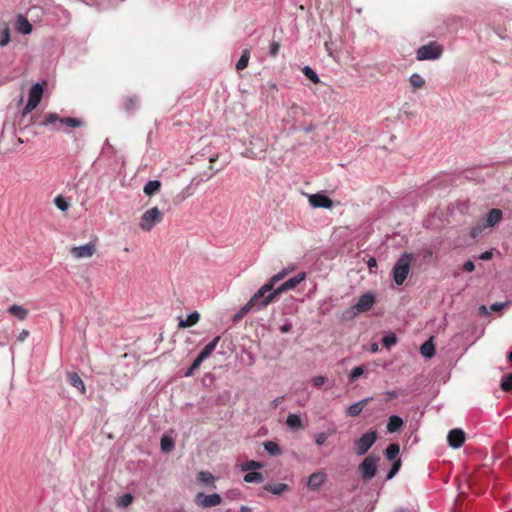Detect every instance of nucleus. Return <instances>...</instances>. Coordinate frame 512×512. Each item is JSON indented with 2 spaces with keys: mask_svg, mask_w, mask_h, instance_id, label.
I'll return each mask as SVG.
<instances>
[{
  "mask_svg": "<svg viewBox=\"0 0 512 512\" xmlns=\"http://www.w3.org/2000/svg\"><path fill=\"white\" fill-rule=\"evenodd\" d=\"M400 452V446L397 443H391L385 449V456L388 460H394Z\"/></svg>",
  "mask_w": 512,
  "mask_h": 512,
  "instance_id": "72a5a7b5",
  "label": "nucleus"
},
{
  "mask_svg": "<svg viewBox=\"0 0 512 512\" xmlns=\"http://www.w3.org/2000/svg\"><path fill=\"white\" fill-rule=\"evenodd\" d=\"M8 313L15 316L19 320H25L28 316V310L23 306L13 304L8 308Z\"/></svg>",
  "mask_w": 512,
  "mask_h": 512,
  "instance_id": "bb28decb",
  "label": "nucleus"
},
{
  "mask_svg": "<svg viewBox=\"0 0 512 512\" xmlns=\"http://www.w3.org/2000/svg\"><path fill=\"white\" fill-rule=\"evenodd\" d=\"M395 512H412V511L408 508L400 507V508H397L395 510Z\"/></svg>",
  "mask_w": 512,
  "mask_h": 512,
  "instance_id": "774afa93",
  "label": "nucleus"
},
{
  "mask_svg": "<svg viewBox=\"0 0 512 512\" xmlns=\"http://www.w3.org/2000/svg\"><path fill=\"white\" fill-rule=\"evenodd\" d=\"M327 438H328V434L327 433H325V432L318 433L315 436V443L318 446H322L326 442Z\"/></svg>",
  "mask_w": 512,
  "mask_h": 512,
  "instance_id": "3c124183",
  "label": "nucleus"
},
{
  "mask_svg": "<svg viewBox=\"0 0 512 512\" xmlns=\"http://www.w3.org/2000/svg\"><path fill=\"white\" fill-rule=\"evenodd\" d=\"M443 53L442 46L437 42H430L426 45L420 46L416 51V59L419 61L424 60H437Z\"/></svg>",
  "mask_w": 512,
  "mask_h": 512,
  "instance_id": "20e7f679",
  "label": "nucleus"
},
{
  "mask_svg": "<svg viewBox=\"0 0 512 512\" xmlns=\"http://www.w3.org/2000/svg\"><path fill=\"white\" fill-rule=\"evenodd\" d=\"M54 204L56 205V207L60 210V211H67L70 207V203L69 201L63 197L62 195H57L55 198H54Z\"/></svg>",
  "mask_w": 512,
  "mask_h": 512,
  "instance_id": "58836bf2",
  "label": "nucleus"
},
{
  "mask_svg": "<svg viewBox=\"0 0 512 512\" xmlns=\"http://www.w3.org/2000/svg\"><path fill=\"white\" fill-rule=\"evenodd\" d=\"M238 467L243 472H251V471H257L259 469H262L264 467V464L259 461L248 460V461L241 463Z\"/></svg>",
  "mask_w": 512,
  "mask_h": 512,
  "instance_id": "393cba45",
  "label": "nucleus"
},
{
  "mask_svg": "<svg viewBox=\"0 0 512 512\" xmlns=\"http://www.w3.org/2000/svg\"><path fill=\"white\" fill-rule=\"evenodd\" d=\"M327 480L326 473L322 471H317L312 473L307 481V486L310 490H318Z\"/></svg>",
  "mask_w": 512,
  "mask_h": 512,
  "instance_id": "f3484780",
  "label": "nucleus"
},
{
  "mask_svg": "<svg viewBox=\"0 0 512 512\" xmlns=\"http://www.w3.org/2000/svg\"><path fill=\"white\" fill-rule=\"evenodd\" d=\"M267 149V142L261 137H251L250 146L246 148L245 155L251 158L263 156Z\"/></svg>",
  "mask_w": 512,
  "mask_h": 512,
  "instance_id": "9d476101",
  "label": "nucleus"
},
{
  "mask_svg": "<svg viewBox=\"0 0 512 512\" xmlns=\"http://www.w3.org/2000/svg\"><path fill=\"white\" fill-rule=\"evenodd\" d=\"M67 378H68V382L71 386L78 389L81 393L85 392L84 382L76 372L68 373Z\"/></svg>",
  "mask_w": 512,
  "mask_h": 512,
  "instance_id": "5701e85b",
  "label": "nucleus"
},
{
  "mask_svg": "<svg viewBox=\"0 0 512 512\" xmlns=\"http://www.w3.org/2000/svg\"><path fill=\"white\" fill-rule=\"evenodd\" d=\"M244 481L247 482V483H255V484H258V483H261L264 481V476L262 473L258 472V471H251V472H248L244 475Z\"/></svg>",
  "mask_w": 512,
  "mask_h": 512,
  "instance_id": "7c9ffc66",
  "label": "nucleus"
},
{
  "mask_svg": "<svg viewBox=\"0 0 512 512\" xmlns=\"http://www.w3.org/2000/svg\"><path fill=\"white\" fill-rule=\"evenodd\" d=\"M55 122H60L61 124H65L67 126H70L72 128H78L83 125L82 120L78 118L73 117H60L56 113H47L44 117V120L41 122L40 125L42 126H48L50 124H53Z\"/></svg>",
  "mask_w": 512,
  "mask_h": 512,
  "instance_id": "6e6552de",
  "label": "nucleus"
},
{
  "mask_svg": "<svg viewBox=\"0 0 512 512\" xmlns=\"http://www.w3.org/2000/svg\"><path fill=\"white\" fill-rule=\"evenodd\" d=\"M403 424V419L400 416L391 415L388 419L386 428L389 433H395L400 430Z\"/></svg>",
  "mask_w": 512,
  "mask_h": 512,
  "instance_id": "412c9836",
  "label": "nucleus"
},
{
  "mask_svg": "<svg viewBox=\"0 0 512 512\" xmlns=\"http://www.w3.org/2000/svg\"><path fill=\"white\" fill-rule=\"evenodd\" d=\"M420 353L423 357L430 359L435 354V346L433 343V338H429L426 340L420 347Z\"/></svg>",
  "mask_w": 512,
  "mask_h": 512,
  "instance_id": "4be33fe9",
  "label": "nucleus"
},
{
  "mask_svg": "<svg viewBox=\"0 0 512 512\" xmlns=\"http://www.w3.org/2000/svg\"><path fill=\"white\" fill-rule=\"evenodd\" d=\"M447 442L454 449L460 448L465 442V433L460 428L452 429L447 435Z\"/></svg>",
  "mask_w": 512,
  "mask_h": 512,
  "instance_id": "2eb2a0df",
  "label": "nucleus"
},
{
  "mask_svg": "<svg viewBox=\"0 0 512 512\" xmlns=\"http://www.w3.org/2000/svg\"><path fill=\"white\" fill-rule=\"evenodd\" d=\"M490 310L485 306V305H481L479 308H478V315L479 316H487V315H490Z\"/></svg>",
  "mask_w": 512,
  "mask_h": 512,
  "instance_id": "13d9d810",
  "label": "nucleus"
},
{
  "mask_svg": "<svg viewBox=\"0 0 512 512\" xmlns=\"http://www.w3.org/2000/svg\"><path fill=\"white\" fill-rule=\"evenodd\" d=\"M202 362L203 360L197 356L192 362L191 366L184 372V376L191 377L194 374V372L200 367Z\"/></svg>",
  "mask_w": 512,
  "mask_h": 512,
  "instance_id": "37998d69",
  "label": "nucleus"
},
{
  "mask_svg": "<svg viewBox=\"0 0 512 512\" xmlns=\"http://www.w3.org/2000/svg\"><path fill=\"white\" fill-rule=\"evenodd\" d=\"M253 308L251 307V305L247 302L244 306H242L240 308L239 311H237L234 315H233V322H238L240 321L247 313H249L250 311H252Z\"/></svg>",
  "mask_w": 512,
  "mask_h": 512,
  "instance_id": "ea45409f",
  "label": "nucleus"
},
{
  "mask_svg": "<svg viewBox=\"0 0 512 512\" xmlns=\"http://www.w3.org/2000/svg\"><path fill=\"white\" fill-rule=\"evenodd\" d=\"M200 319V314L197 311L190 313L186 319L179 320V328H187L195 325Z\"/></svg>",
  "mask_w": 512,
  "mask_h": 512,
  "instance_id": "a878e982",
  "label": "nucleus"
},
{
  "mask_svg": "<svg viewBox=\"0 0 512 512\" xmlns=\"http://www.w3.org/2000/svg\"><path fill=\"white\" fill-rule=\"evenodd\" d=\"M10 42V29L8 25H5L0 33V46L4 47Z\"/></svg>",
  "mask_w": 512,
  "mask_h": 512,
  "instance_id": "c03bdc74",
  "label": "nucleus"
},
{
  "mask_svg": "<svg viewBox=\"0 0 512 512\" xmlns=\"http://www.w3.org/2000/svg\"><path fill=\"white\" fill-rule=\"evenodd\" d=\"M96 251V247L93 243L89 242L84 245L75 246L71 249V254L75 258H86L91 257Z\"/></svg>",
  "mask_w": 512,
  "mask_h": 512,
  "instance_id": "dca6fc26",
  "label": "nucleus"
},
{
  "mask_svg": "<svg viewBox=\"0 0 512 512\" xmlns=\"http://www.w3.org/2000/svg\"><path fill=\"white\" fill-rule=\"evenodd\" d=\"M133 501V496L130 493H125L117 500V505L119 507H127L129 506Z\"/></svg>",
  "mask_w": 512,
  "mask_h": 512,
  "instance_id": "49530a36",
  "label": "nucleus"
},
{
  "mask_svg": "<svg viewBox=\"0 0 512 512\" xmlns=\"http://www.w3.org/2000/svg\"><path fill=\"white\" fill-rule=\"evenodd\" d=\"M424 259H430L434 256V252L430 248H424L421 252Z\"/></svg>",
  "mask_w": 512,
  "mask_h": 512,
  "instance_id": "4d7b16f0",
  "label": "nucleus"
},
{
  "mask_svg": "<svg viewBox=\"0 0 512 512\" xmlns=\"http://www.w3.org/2000/svg\"><path fill=\"white\" fill-rule=\"evenodd\" d=\"M220 341V336L214 337L204 348L203 350L198 354V357L202 359L203 361L206 360L210 355L213 353V351L216 349L218 343Z\"/></svg>",
  "mask_w": 512,
  "mask_h": 512,
  "instance_id": "aec40b11",
  "label": "nucleus"
},
{
  "mask_svg": "<svg viewBox=\"0 0 512 512\" xmlns=\"http://www.w3.org/2000/svg\"><path fill=\"white\" fill-rule=\"evenodd\" d=\"M382 344L387 349H390L397 343V337L393 332H388L382 337Z\"/></svg>",
  "mask_w": 512,
  "mask_h": 512,
  "instance_id": "e433bc0d",
  "label": "nucleus"
},
{
  "mask_svg": "<svg viewBox=\"0 0 512 512\" xmlns=\"http://www.w3.org/2000/svg\"><path fill=\"white\" fill-rule=\"evenodd\" d=\"M279 50H280V44L278 42H272L269 46V54L272 56V57H275L277 56V54L279 53Z\"/></svg>",
  "mask_w": 512,
  "mask_h": 512,
  "instance_id": "603ef678",
  "label": "nucleus"
},
{
  "mask_svg": "<svg viewBox=\"0 0 512 512\" xmlns=\"http://www.w3.org/2000/svg\"><path fill=\"white\" fill-rule=\"evenodd\" d=\"M195 500L199 506L204 508H210L220 505L222 502V497L218 493L206 495L200 492L196 495Z\"/></svg>",
  "mask_w": 512,
  "mask_h": 512,
  "instance_id": "ddd939ff",
  "label": "nucleus"
},
{
  "mask_svg": "<svg viewBox=\"0 0 512 512\" xmlns=\"http://www.w3.org/2000/svg\"><path fill=\"white\" fill-rule=\"evenodd\" d=\"M309 203L314 208L331 209L333 207V201L322 193L309 195Z\"/></svg>",
  "mask_w": 512,
  "mask_h": 512,
  "instance_id": "4468645a",
  "label": "nucleus"
},
{
  "mask_svg": "<svg viewBox=\"0 0 512 512\" xmlns=\"http://www.w3.org/2000/svg\"><path fill=\"white\" fill-rule=\"evenodd\" d=\"M411 257L404 253L394 264L392 269L393 280L397 285H402L410 271Z\"/></svg>",
  "mask_w": 512,
  "mask_h": 512,
  "instance_id": "7ed1b4c3",
  "label": "nucleus"
},
{
  "mask_svg": "<svg viewBox=\"0 0 512 512\" xmlns=\"http://www.w3.org/2000/svg\"><path fill=\"white\" fill-rule=\"evenodd\" d=\"M506 305V303H501V302H495L493 303L490 307H489V310H490V313H493V312H498L500 310L503 309V307Z\"/></svg>",
  "mask_w": 512,
  "mask_h": 512,
  "instance_id": "864d4df0",
  "label": "nucleus"
},
{
  "mask_svg": "<svg viewBox=\"0 0 512 512\" xmlns=\"http://www.w3.org/2000/svg\"><path fill=\"white\" fill-rule=\"evenodd\" d=\"M306 278V273L305 272H300L296 275H294L293 277L289 278L288 280H286L284 283H282L280 286H278L277 288H275V293L277 295V297L288 291V290H292L294 288H296L301 282H303Z\"/></svg>",
  "mask_w": 512,
  "mask_h": 512,
  "instance_id": "f8f14e48",
  "label": "nucleus"
},
{
  "mask_svg": "<svg viewBox=\"0 0 512 512\" xmlns=\"http://www.w3.org/2000/svg\"><path fill=\"white\" fill-rule=\"evenodd\" d=\"M277 295L275 290L271 291L270 286L264 284L260 289L251 297L248 303L254 311H259L267 307L276 299Z\"/></svg>",
  "mask_w": 512,
  "mask_h": 512,
  "instance_id": "f257e3e1",
  "label": "nucleus"
},
{
  "mask_svg": "<svg viewBox=\"0 0 512 512\" xmlns=\"http://www.w3.org/2000/svg\"><path fill=\"white\" fill-rule=\"evenodd\" d=\"M139 100L137 96L127 97L123 102V108L127 112H134L138 108Z\"/></svg>",
  "mask_w": 512,
  "mask_h": 512,
  "instance_id": "2f4dec72",
  "label": "nucleus"
},
{
  "mask_svg": "<svg viewBox=\"0 0 512 512\" xmlns=\"http://www.w3.org/2000/svg\"><path fill=\"white\" fill-rule=\"evenodd\" d=\"M286 424L289 428L298 430L302 427V421L299 415L290 413L286 418Z\"/></svg>",
  "mask_w": 512,
  "mask_h": 512,
  "instance_id": "c85d7f7f",
  "label": "nucleus"
},
{
  "mask_svg": "<svg viewBox=\"0 0 512 512\" xmlns=\"http://www.w3.org/2000/svg\"><path fill=\"white\" fill-rule=\"evenodd\" d=\"M364 373V368L363 366H356L354 367L350 373H349V379L351 381H355L356 379H358L360 376H362Z\"/></svg>",
  "mask_w": 512,
  "mask_h": 512,
  "instance_id": "09e8293b",
  "label": "nucleus"
},
{
  "mask_svg": "<svg viewBox=\"0 0 512 512\" xmlns=\"http://www.w3.org/2000/svg\"><path fill=\"white\" fill-rule=\"evenodd\" d=\"M110 150H113V147L110 145L108 139H106L103 144V147H102V152L106 153L107 151H110Z\"/></svg>",
  "mask_w": 512,
  "mask_h": 512,
  "instance_id": "0e129e2a",
  "label": "nucleus"
},
{
  "mask_svg": "<svg viewBox=\"0 0 512 512\" xmlns=\"http://www.w3.org/2000/svg\"><path fill=\"white\" fill-rule=\"evenodd\" d=\"M215 479L216 478L208 471H200L197 474V480L204 484H213Z\"/></svg>",
  "mask_w": 512,
  "mask_h": 512,
  "instance_id": "a19ab883",
  "label": "nucleus"
},
{
  "mask_svg": "<svg viewBox=\"0 0 512 512\" xmlns=\"http://www.w3.org/2000/svg\"><path fill=\"white\" fill-rule=\"evenodd\" d=\"M302 72L314 84H318L320 82L318 74L310 66H304Z\"/></svg>",
  "mask_w": 512,
  "mask_h": 512,
  "instance_id": "4c0bfd02",
  "label": "nucleus"
},
{
  "mask_svg": "<svg viewBox=\"0 0 512 512\" xmlns=\"http://www.w3.org/2000/svg\"><path fill=\"white\" fill-rule=\"evenodd\" d=\"M380 458L371 453L367 455L357 468V473L364 482L372 480L378 472Z\"/></svg>",
  "mask_w": 512,
  "mask_h": 512,
  "instance_id": "f03ea898",
  "label": "nucleus"
},
{
  "mask_svg": "<svg viewBox=\"0 0 512 512\" xmlns=\"http://www.w3.org/2000/svg\"><path fill=\"white\" fill-rule=\"evenodd\" d=\"M503 217V213L500 209H497V208H493L491 209L486 217L484 218V224L483 226H477V227H473L472 230H471V236L472 237H477L481 231H482V228H489V227H494L495 225H497L501 219Z\"/></svg>",
  "mask_w": 512,
  "mask_h": 512,
  "instance_id": "423d86ee",
  "label": "nucleus"
},
{
  "mask_svg": "<svg viewBox=\"0 0 512 512\" xmlns=\"http://www.w3.org/2000/svg\"><path fill=\"white\" fill-rule=\"evenodd\" d=\"M160 446H161V450L164 453H169V452H171L173 450V448L175 446V443H174V440L171 437L164 435L161 438Z\"/></svg>",
  "mask_w": 512,
  "mask_h": 512,
  "instance_id": "c9c22d12",
  "label": "nucleus"
},
{
  "mask_svg": "<svg viewBox=\"0 0 512 512\" xmlns=\"http://www.w3.org/2000/svg\"><path fill=\"white\" fill-rule=\"evenodd\" d=\"M44 92V85L41 83H35L30 91L28 96V101L26 103V106L24 108V114L30 112L31 110L35 109L42 98Z\"/></svg>",
  "mask_w": 512,
  "mask_h": 512,
  "instance_id": "1a4fd4ad",
  "label": "nucleus"
},
{
  "mask_svg": "<svg viewBox=\"0 0 512 512\" xmlns=\"http://www.w3.org/2000/svg\"><path fill=\"white\" fill-rule=\"evenodd\" d=\"M290 272V269L288 268H285L283 269L282 271H280L279 273L273 275L267 283H265L266 285H269L270 286V290L273 291L274 290V286L277 282H279L280 280L284 279L285 276Z\"/></svg>",
  "mask_w": 512,
  "mask_h": 512,
  "instance_id": "473e14b6",
  "label": "nucleus"
},
{
  "mask_svg": "<svg viewBox=\"0 0 512 512\" xmlns=\"http://www.w3.org/2000/svg\"><path fill=\"white\" fill-rule=\"evenodd\" d=\"M264 449L271 456H279L282 453L279 444L271 440L264 442Z\"/></svg>",
  "mask_w": 512,
  "mask_h": 512,
  "instance_id": "c756f323",
  "label": "nucleus"
},
{
  "mask_svg": "<svg viewBox=\"0 0 512 512\" xmlns=\"http://www.w3.org/2000/svg\"><path fill=\"white\" fill-rule=\"evenodd\" d=\"M377 431L370 430L365 432L360 438L356 439L354 442L355 453L358 456L365 455L370 448L375 444L377 440Z\"/></svg>",
  "mask_w": 512,
  "mask_h": 512,
  "instance_id": "39448f33",
  "label": "nucleus"
},
{
  "mask_svg": "<svg viewBox=\"0 0 512 512\" xmlns=\"http://www.w3.org/2000/svg\"><path fill=\"white\" fill-rule=\"evenodd\" d=\"M475 269L474 262L471 260H467L463 264V270L466 272H472Z\"/></svg>",
  "mask_w": 512,
  "mask_h": 512,
  "instance_id": "6e6d98bb",
  "label": "nucleus"
},
{
  "mask_svg": "<svg viewBox=\"0 0 512 512\" xmlns=\"http://www.w3.org/2000/svg\"><path fill=\"white\" fill-rule=\"evenodd\" d=\"M29 335V331L28 330H22L20 332V334L18 335V340L23 342Z\"/></svg>",
  "mask_w": 512,
  "mask_h": 512,
  "instance_id": "e2e57ef3",
  "label": "nucleus"
},
{
  "mask_svg": "<svg viewBox=\"0 0 512 512\" xmlns=\"http://www.w3.org/2000/svg\"><path fill=\"white\" fill-rule=\"evenodd\" d=\"M249 59H250V51L248 49H244L242 51V54H241L239 60L236 63V69L238 71L245 69L248 65Z\"/></svg>",
  "mask_w": 512,
  "mask_h": 512,
  "instance_id": "f704fd0d",
  "label": "nucleus"
},
{
  "mask_svg": "<svg viewBox=\"0 0 512 512\" xmlns=\"http://www.w3.org/2000/svg\"><path fill=\"white\" fill-rule=\"evenodd\" d=\"M160 187H161V182L159 180H149L145 184L143 191L147 196H151V195L155 194L156 192H158L160 190Z\"/></svg>",
  "mask_w": 512,
  "mask_h": 512,
  "instance_id": "cd10ccee",
  "label": "nucleus"
},
{
  "mask_svg": "<svg viewBox=\"0 0 512 512\" xmlns=\"http://www.w3.org/2000/svg\"><path fill=\"white\" fill-rule=\"evenodd\" d=\"M367 266L369 267V269L377 267L376 259L374 257L369 258L368 261H367Z\"/></svg>",
  "mask_w": 512,
  "mask_h": 512,
  "instance_id": "69168bd1",
  "label": "nucleus"
},
{
  "mask_svg": "<svg viewBox=\"0 0 512 512\" xmlns=\"http://www.w3.org/2000/svg\"><path fill=\"white\" fill-rule=\"evenodd\" d=\"M378 350H379L378 344L377 343H372L371 346H370V351L372 353H377Z\"/></svg>",
  "mask_w": 512,
  "mask_h": 512,
  "instance_id": "338daca9",
  "label": "nucleus"
},
{
  "mask_svg": "<svg viewBox=\"0 0 512 512\" xmlns=\"http://www.w3.org/2000/svg\"><path fill=\"white\" fill-rule=\"evenodd\" d=\"M263 489L274 495H281L289 490V486L285 483L266 484L263 486Z\"/></svg>",
  "mask_w": 512,
  "mask_h": 512,
  "instance_id": "b1692460",
  "label": "nucleus"
},
{
  "mask_svg": "<svg viewBox=\"0 0 512 512\" xmlns=\"http://www.w3.org/2000/svg\"><path fill=\"white\" fill-rule=\"evenodd\" d=\"M501 388L504 391H512V373L507 374L501 380Z\"/></svg>",
  "mask_w": 512,
  "mask_h": 512,
  "instance_id": "de8ad7c7",
  "label": "nucleus"
},
{
  "mask_svg": "<svg viewBox=\"0 0 512 512\" xmlns=\"http://www.w3.org/2000/svg\"><path fill=\"white\" fill-rule=\"evenodd\" d=\"M375 303V296L371 292H367L360 296L358 302L352 306L354 315L369 311Z\"/></svg>",
  "mask_w": 512,
  "mask_h": 512,
  "instance_id": "9b49d317",
  "label": "nucleus"
},
{
  "mask_svg": "<svg viewBox=\"0 0 512 512\" xmlns=\"http://www.w3.org/2000/svg\"><path fill=\"white\" fill-rule=\"evenodd\" d=\"M160 221L161 213L158 207H152L143 213L140 221V227L144 231H150Z\"/></svg>",
  "mask_w": 512,
  "mask_h": 512,
  "instance_id": "0eeeda50",
  "label": "nucleus"
},
{
  "mask_svg": "<svg viewBox=\"0 0 512 512\" xmlns=\"http://www.w3.org/2000/svg\"><path fill=\"white\" fill-rule=\"evenodd\" d=\"M312 381L315 387H320L325 383L326 378L324 376H316L313 378Z\"/></svg>",
  "mask_w": 512,
  "mask_h": 512,
  "instance_id": "5fc2aeb1",
  "label": "nucleus"
},
{
  "mask_svg": "<svg viewBox=\"0 0 512 512\" xmlns=\"http://www.w3.org/2000/svg\"><path fill=\"white\" fill-rule=\"evenodd\" d=\"M386 400H390L393 398H396L398 396L397 392L395 390H389L385 392Z\"/></svg>",
  "mask_w": 512,
  "mask_h": 512,
  "instance_id": "680f3d73",
  "label": "nucleus"
},
{
  "mask_svg": "<svg viewBox=\"0 0 512 512\" xmlns=\"http://www.w3.org/2000/svg\"><path fill=\"white\" fill-rule=\"evenodd\" d=\"M371 400H372L371 397H367V398H364V399L350 405L346 410L347 415L350 417L359 416V414L362 412L364 406L366 404H368Z\"/></svg>",
  "mask_w": 512,
  "mask_h": 512,
  "instance_id": "6ab92c4d",
  "label": "nucleus"
},
{
  "mask_svg": "<svg viewBox=\"0 0 512 512\" xmlns=\"http://www.w3.org/2000/svg\"><path fill=\"white\" fill-rule=\"evenodd\" d=\"M409 82L414 88H422L425 85L424 78L418 73H413L409 78Z\"/></svg>",
  "mask_w": 512,
  "mask_h": 512,
  "instance_id": "79ce46f5",
  "label": "nucleus"
},
{
  "mask_svg": "<svg viewBox=\"0 0 512 512\" xmlns=\"http://www.w3.org/2000/svg\"><path fill=\"white\" fill-rule=\"evenodd\" d=\"M15 29L20 34L28 35L32 32V25L26 17L18 15L16 18Z\"/></svg>",
  "mask_w": 512,
  "mask_h": 512,
  "instance_id": "a211bd4d",
  "label": "nucleus"
},
{
  "mask_svg": "<svg viewBox=\"0 0 512 512\" xmlns=\"http://www.w3.org/2000/svg\"><path fill=\"white\" fill-rule=\"evenodd\" d=\"M400 467H401V461L398 459L396 461L393 462L392 464V467L391 469L389 470L386 478L388 480L392 479L397 473L398 471L400 470Z\"/></svg>",
  "mask_w": 512,
  "mask_h": 512,
  "instance_id": "8fccbe9b",
  "label": "nucleus"
},
{
  "mask_svg": "<svg viewBox=\"0 0 512 512\" xmlns=\"http://www.w3.org/2000/svg\"><path fill=\"white\" fill-rule=\"evenodd\" d=\"M292 329V324L290 322H286L280 326L281 333H288Z\"/></svg>",
  "mask_w": 512,
  "mask_h": 512,
  "instance_id": "052dcab7",
  "label": "nucleus"
},
{
  "mask_svg": "<svg viewBox=\"0 0 512 512\" xmlns=\"http://www.w3.org/2000/svg\"><path fill=\"white\" fill-rule=\"evenodd\" d=\"M492 256H493L492 251H485V252L481 253V254L478 256V258H479L480 260H485V261H486V260H490V259L492 258Z\"/></svg>",
  "mask_w": 512,
  "mask_h": 512,
  "instance_id": "bf43d9fd",
  "label": "nucleus"
},
{
  "mask_svg": "<svg viewBox=\"0 0 512 512\" xmlns=\"http://www.w3.org/2000/svg\"><path fill=\"white\" fill-rule=\"evenodd\" d=\"M302 114H303V109L300 106L296 105V104H292L288 108V116L291 117L294 120H296Z\"/></svg>",
  "mask_w": 512,
  "mask_h": 512,
  "instance_id": "a18cd8bd",
  "label": "nucleus"
}]
</instances>
